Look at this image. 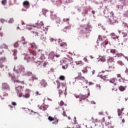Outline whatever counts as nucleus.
Masks as SVG:
<instances>
[{
  "label": "nucleus",
  "instance_id": "obj_24",
  "mask_svg": "<svg viewBox=\"0 0 128 128\" xmlns=\"http://www.w3.org/2000/svg\"><path fill=\"white\" fill-rule=\"evenodd\" d=\"M84 28L88 32H92V27H90V26H87L85 27Z\"/></svg>",
  "mask_w": 128,
  "mask_h": 128
},
{
  "label": "nucleus",
  "instance_id": "obj_62",
  "mask_svg": "<svg viewBox=\"0 0 128 128\" xmlns=\"http://www.w3.org/2000/svg\"><path fill=\"white\" fill-rule=\"evenodd\" d=\"M124 16H125V18H128V13H124Z\"/></svg>",
  "mask_w": 128,
  "mask_h": 128
},
{
  "label": "nucleus",
  "instance_id": "obj_18",
  "mask_svg": "<svg viewBox=\"0 0 128 128\" xmlns=\"http://www.w3.org/2000/svg\"><path fill=\"white\" fill-rule=\"evenodd\" d=\"M40 84L44 88H46L48 84L46 82V80H41Z\"/></svg>",
  "mask_w": 128,
  "mask_h": 128
},
{
  "label": "nucleus",
  "instance_id": "obj_43",
  "mask_svg": "<svg viewBox=\"0 0 128 128\" xmlns=\"http://www.w3.org/2000/svg\"><path fill=\"white\" fill-rule=\"evenodd\" d=\"M59 78L60 80H64V78H66L64 76H60Z\"/></svg>",
  "mask_w": 128,
  "mask_h": 128
},
{
  "label": "nucleus",
  "instance_id": "obj_9",
  "mask_svg": "<svg viewBox=\"0 0 128 128\" xmlns=\"http://www.w3.org/2000/svg\"><path fill=\"white\" fill-rule=\"evenodd\" d=\"M124 108H122L121 109H118V116L120 118H122V112H124Z\"/></svg>",
  "mask_w": 128,
  "mask_h": 128
},
{
  "label": "nucleus",
  "instance_id": "obj_4",
  "mask_svg": "<svg viewBox=\"0 0 128 128\" xmlns=\"http://www.w3.org/2000/svg\"><path fill=\"white\" fill-rule=\"evenodd\" d=\"M24 86H22L16 87L17 96H18L19 98H22V96H23V98H28L30 96V92L28 89H26L25 90V94L22 95V92L24 91Z\"/></svg>",
  "mask_w": 128,
  "mask_h": 128
},
{
  "label": "nucleus",
  "instance_id": "obj_8",
  "mask_svg": "<svg viewBox=\"0 0 128 128\" xmlns=\"http://www.w3.org/2000/svg\"><path fill=\"white\" fill-rule=\"evenodd\" d=\"M24 59L26 60H28V62H34L36 58L30 57V56L28 55L24 58Z\"/></svg>",
  "mask_w": 128,
  "mask_h": 128
},
{
  "label": "nucleus",
  "instance_id": "obj_64",
  "mask_svg": "<svg viewBox=\"0 0 128 128\" xmlns=\"http://www.w3.org/2000/svg\"><path fill=\"white\" fill-rule=\"evenodd\" d=\"M0 22H2V24H4V22H5V20H4V19H0Z\"/></svg>",
  "mask_w": 128,
  "mask_h": 128
},
{
  "label": "nucleus",
  "instance_id": "obj_48",
  "mask_svg": "<svg viewBox=\"0 0 128 128\" xmlns=\"http://www.w3.org/2000/svg\"><path fill=\"white\" fill-rule=\"evenodd\" d=\"M14 22V18H10V20H8L9 24H12Z\"/></svg>",
  "mask_w": 128,
  "mask_h": 128
},
{
  "label": "nucleus",
  "instance_id": "obj_49",
  "mask_svg": "<svg viewBox=\"0 0 128 128\" xmlns=\"http://www.w3.org/2000/svg\"><path fill=\"white\" fill-rule=\"evenodd\" d=\"M20 42L21 44H24V45H26V44H28V42H26V40L24 41H22Z\"/></svg>",
  "mask_w": 128,
  "mask_h": 128
},
{
  "label": "nucleus",
  "instance_id": "obj_34",
  "mask_svg": "<svg viewBox=\"0 0 128 128\" xmlns=\"http://www.w3.org/2000/svg\"><path fill=\"white\" fill-rule=\"evenodd\" d=\"M6 60V58L4 57H2L0 58V62L2 64H4V61Z\"/></svg>",
  "mask_w": 128,
  "mask_h": 128
},
{
  "label": "nucleus",
  "instance_id": "obj_57",
  "mask_svg": "<svg viewBox=\"0 0 128 128\" xmlns=\"http://www.w3.org/2000/svg\"><path fill=\"white\" fill-rule=\"evenodd\" d=\"M12 106H16V102H12Z\"/></svg>",
  "mask_w": 128,
  "mask_h": 128
},
{
  "label": "nucleus",
  "instance_id": "obj_58",
  "mask_svg": "<svg viewBox=\"0 0 128 128\" xmlns=\"http://www.w3.org/2000/svg\"><path fill=\"white\" fill-rule=\"evenodd\" d=\"M116 76H117V77L118 78H122V75L120 74H116Z\"/></svg>",
  "mask_w": 128,
  "mask_h": 128
},
{
  "label": "nucleus",
  "instance_id": "obj_42",
  "mask_svg": "<svg viewBox=\"0 0 128 128\" xmlns=\"http://www.w3.org/2000/svg\"><path fill=\"white\" fill-rule=\"evenodd\" d=\"M2 4L3 6H6V0H2Z\"/></svg>",
  "mask_w": 128,
  "mask_h": 128
},
{
  "label": "nucleus",
  "instance_id": "obj_40",
  "mask_svg": "<svg viewBox=\"0 0 128 128\" xmlns=\"http://www.w3.org/2000/svg\"><path fill=\"white\" fill-rule=\"evenodd\" d=\"M82 72L84 74H86V72H88V68H84L82 70Z\"/></svg>",
  "mask_w": 128,
  "mask_h": 128
},
{
  "label": "nucleus",
  "instance_id": "obj_14",
  "mask_svg": "<svg viewBox=\"0 0 128 128\" xmlns=\"http://www.w3.org/2000/svg\"><path fill=\"white\" fill-rule=\"evenodd\" d=\"M116 20L114 18V17H111V18L108 19V22H110V24H116Z\"/></svg>",
  "mask_w": 128,
  "mask_h": 128
},
{
  "label": "nucleus",
  "instance_id": "obj_60",
  "mask_svg": "<svg viewBox=\"0 0 128 128\" xmlns=\"http://www.w3.org/2000/svg\"><path fill=\"white\" fill-rule=\"evenodd\" d=\"M123 24H124V26H125V28H128V24L126 23V22H123Z\"/></svg>",
  "mask_w": 128,
  "mask_h": 128
},
{
  "label": "nucleus",
  "instance_id": "obj_28",
  "mask_svg": "<svg viewBox=\"0 0 128 128\" xmlns=\"http://www.w3.org/2000/svg\"><path fill=\"white\" fill-rule=\"evenodd\" d=\"M80 102H82V100H85L86 98V96L84 95H80L79 96Z\"/></svg>",
  "mask_w": 128,
  "mask_h": 128
},
{
  "label": "nucleus",
  "instance_id": "obj_41",
  "mask_svg": "<svg viewBox=\"0 0 128 128\" xmlns=\"http://www.w3.org/2000/svg\"><path fill=\"white\" fill-rule=\"evenodd\" d=\"M68 62H69L68 64H72V58H68Z\"/></svg>",
  "mask_w": 128,
  "mask_h": 128
},
{
  "label": "nucleus",
  "instance_id": "obj_5",
  "mask_svg": "<svg viewBox=\"0 0 128 128\" xmlns=\"http://www.w3.org/2000/svg\"><path fill=\"white\" fill-rule=\"evenodd\" d=\"M114 70V66H109L108 70H102L101 72L103 74L102 75V78H103V80H106L108 78V72H112Z\"/></svg>",
  "mask_w": 128,
  "mask_h": 128
},
{
  "label": "nucleus",
  "instance_id": "obj_37",
  "mask_svg": "<svg viewBox=\"0 0 128 128\" xmlns=\"http://www.w3.org/2000/svg\"><path fill=\"white\" fill-rule=\"evenodd\" d=\"M124 56V54L122 53H118V52H117V54H116V56H118V58H120V56Z\"/></svg>",
  "mask_w": 128,
  "mask_h": 128
},
{
  "label": "nucleus",
  "instance_id": "obj_23",
  "mask_svg": "<svg viewBox=\"0 0 128 128\" xmlns=\"http://www.w3.org/2000/svg\"><path fill=\"white\" fill-rule=\"evenodd\" d=\"M71 28H72V26L68 25V26H66L64 29H62V30L63 32H66V30H70Z\"/></svg>",
  "mask_w": 128,
  "mask_h": 128
},
{
  "label": "nucleus",
  "instance_id": "obj_44",
  "mask_svg": "<svg viewBox=\"0 0 128 128\" xmlns=\"http://www.w3.org/2000/svg\"><path fill=\"white\" fill-rule=\"evenodd\" d=\"M117 64H120V66H124V62H122V61L121 60H119L117 62Z\"/></svg>",
  "mask_w": 128,
  "mask_h": 128
},
{
  "label": "nucleus",
  "instance_id": "obj_26",
  "mask_svg": "<svg viewBox=\"0 0 128 128\" xmlns=\"http://www.w3.org/2000/svg\"><path fill=\"white\" fill-rule=\"evenodd\" d=\"M110 52H111V54H116H116H118V50L114 49H111L110 50Z\"/></svg>",
  "mask_w": 128,
  "mask_h": 128
},
{
  "label": "nucleus",
  "instance_id": "obj_52",
  "mask_svg": "<svg viewBox=\"0 0 128 128\" xmlns=\"http://www.w3.org/2000/svg\"><path fill=\"white\" fill-rule=\"evenodd\" d=\"M120 120H122V122H125V120H124V116H122V118H120Z\"/></svg>",
  "mask_w": 128,
  "mask_h": 128
},
{
  "label": "nucleus",
  "instance_id": "obj_19",
  "mask_svg": "<svg viewBox=\"0 0 128 128\" xmlns=\"http://www.w3.org/2000/svg\"><path fill=\"white\" fill-rule=\"evenodd\" d=\"M106 36H102L100 35L98 36V40H106Z\"/></svg>",
  "mask_w": 128,
  "mask_h": 128
},
{
  "label": "nucleus",
  "instance_id": "obj_6",
  "mask_svg": "<svg viewBox=\"0 0 128 128\" xmlns=\"http://www.w3.org/2000/svg\"><path fill=\"white\" fill-rule=\"evenodd\" d=\"M24 68L22 65H18L14 68V70H15L17 74H22V72H24Z\"/></svg>",
  "mask_w": 128,
  "mask_h": 128
},
{
  "label": "nucleus",
  "instance_id": "obj_38",
  "mask_svg": "<svg viewBox=\"0 0 128 128\" xmlns=\"http://www.w3.org/2000/svg\"><path fill=\"white\" fill-rule=\"evenodd\" d=\"M32 80H38V78L36 76H33L32 77Z\"/></svg>",
  "mask_w": 128,
  "mask_h": 128
},
{
  "label": "nucleus",
  "instance_id": "obj_10",
  "mask_svg": "<svg viewBox=\"0 0 128 128\" xmlns=\"http://www.w3.org/2000/svg\"><path fill=\"white\" fill-rule=\"evenodd\" d=\"M76 80H86V78L82 76V73L78 72V76L76 78Z\"/></svg>",
  "mask_w": 128,
  "mask_h": 128
},
{
  "label": "nucleus",
  "instance_id": "obj_35",
  "mask_svg": "<svg viewBox=\"0 0 128 128\" xmlns=\"http://www.w3.org/2000/svg\"><path fill=\"white\" fill-rule=\"evenodd\" d=\"M48 105H44L42 107V110H48Z\"/></svg>",
  "mask_w": 128,
  "mask_h": 128
},
{
  "label": "nucleus",
  "instance_id": "obj_20",
  "mask_svg": "<svg viewBox=\"0 0 128 128\" xmlns=\"http://www.w3.org/2000/svg\"><path fill=\"white\" fill-rule=\"evenodd\" d=\"M116 78H113L109 80L111 84H114V86H116Z\"/></svg>",
  "mask_w": 128,
  "mask_h": 128
},
{
  "label": "nucleus",
  "instance_id": "obj_56",
  "mask_svg": "<svg viewBox=\"0 0 128 128\" xmlns=\"http://www.w3.org/2000/svg\"><path fill=\"white\" fill-rule=\"evenodd\" d=\"M24 40H26V38H24V36L22 37L20 42H24Z\"/></svg>",
  "mask_w": 128,
  "mask_h": 128
},
{
  "label": "nucleus",
  "instance_id": "obj_63",
  "mask_svg": "<svg viewBox=\"0 0 128 128\" xmlns=\"http://www.w3.org/2000/svg\"><path fill=\"white\" fill-rule=\"evenodd\" d=\"M110 36H112V37L116 36V34L114 33H111Z\"/></svg>",
  "mask_w": 128,
  "mask_h": 128
},
{
  "label": "nucleus",
  "instance_id": "obj_45",
  "mask_svg": "<svg viewBox=\"0 0 128 128\" xmlns=\"http://www.w3.org/2000/svg\"><path fill=\"white\" fill-rule=\"evenodd\" d=\"M62 110H63V113H62V116H66V111H64V108H62Z\"/></svg>",
  "mask_w": 128,
  "mask_h": 128
},
{
  "label": "nucleus",
  "instance_id": "obj_3",
  "mask_svg": "<svg viewBox=\"0 0 128 128\" xmlns=\"http://www.w3.org/2000/svg\"><path fill=\"white\" fill-rule=\"evenodd\" d=\"M57 84V88L58 90L60 98L64 96L66 98L68 93H66V86L64 83H60V81H56Z\"/></svg>",
  "mask_w": 128,
  "mask_h": 128
},
{
  "label": "nucleus",
  "instance_id": "obj_22",
  "mask_svg": "<svg viewBox=\"0 0 128 128\" xmlns=\"http://www.w3.org/2000/svg\"><path fill=\"white\" fill-rule=\"evenodd\" d=\"M76 66H84V62L82 60H79L76 62Z\"/></svg>",
  "mask_w": 128,
  "mask_h": 128
},
{
  "label": "nucleus",
  "instance_id": "obj_1",
  "mask_svg": "<svg viewBox=\"0 0 128 128\" xmlns=\"http://www.w3.org/2000/svg\"><path fill=\"white\" fill-rule=\"evenodd\" d=\"M38 28L37 31L34 30L32 32L34 36H40L41 40H46V38L44 36V35L46 34V30H44V22H40L38 25Z\"/></svg>",
  "mask_w": 128,
  "mask_h": 128
},
{
  "label": "nucleus",
  "instance_id": "obj_17",
  "mask_svg": "<svg viewBox=\"0 0 128 128\" xmlns=\"http://www.w3.org/2000/svg\"><path fill=\"white\" fill-rule=\"evenodd\" d=\"M108 44V40L106 38V40H104V41L101 44V46H103V48H106V46Z\"/></svg>",
  "mask_w": 128,
  "mask_h": 128
},
{
  "label": "nucleus",
  "instance_id": "obj_55",
  "mask_svg": "<svg viewBox=\"0 0 128 128\" xmlns=\"http://www.w3.org/2000/svg\"><path fill=\"white\" fill-rule=\"evenodd\" d=\"M46 64H48V62H44L43 64L44 68H46Z\"/></svg>",
  "mask_w": 128,
  "mask_h": 128
},
{
  "label": "nucleus",
  "instance_id": "obj_50",
  "mask_svg": "<svg viewBox=\"0 0 128 128\" xmlns=\"http://www.w3.org/2000/svg\"><path fill=\"white\" fill-rule=\"evenodd\" d=\"M68 20H70V19H68V18L63 19V22H68Z\"/></svg>",
  "mask_w": 128,
  "mask_h": 128
},
{
  "label": "nucleus",
  "instance_id": "obj_32",
  "mask_svg": "<svg viewBox=\"0 0 128 128\" xmlns=\"http://www.w3.org/2000/svg\"><path fill=\"white\" fill-rule=\"evenodd\" d=\"M56 18H57L56 15V14H53V13L51 14V18L52 20H56Z\"/></svg>",
  "mask_w": 128,
  "mask_h": 128
},
{
  "label": "nucleus",
  "instance_id": "obj_30",
  "mask_svg": "<svg viewBox=\"0 0 128 128\" xmlns=\"http://www.w3.org/2000/svg\"><path fill=\"white\" fill-rule=\"evenodd\" d=\"M100 122H101V124H104V122H108V120H106V119L104 118H103L102 119H101L100 120Z\"/></svg>",
  "mask_w": 128,
  "mask_h": 128
},
{
  "label": "nucleus",
  "instance_id": "obj_53",
  "mask_svg": "<svg viewBox=\"0 0 128 128\" xmlns=\"http://www.w3.org/2000/svg\"><path fill=\"white\" fill-rule=\"evenodd\" d=\"M8 106L10 109V110H12V108H14V106H12L11 104H9Z\"/></svg>",
  "mask_w": 128,
  "mask_h": 128
},
{
  "label": "nucleus",
  "instance_id": "obj_46",
  "mask_svg": "<svg viewBox=\"0 0 128 128\" xmlns=\"http://www.w3.org/2000/svg\"><path fill=\"white\" fill-rule=\"evenodd\" d=\"M122 34H123V38H126L128 36V34L124 32H122Z\"/></svg>",
  "mask_w": 128,
  "mask_h": 128
},
{
  "label": "nucleus",
  "instance_id": "obj_61",
  "mask_svg": "<svg viewBox=\"0 0 128 128\" xmlns=\"http://www.w3.org/2000/svg\"><path fill=\"white\" fill-rule=\"evenodd\" d=\"M110 16H111V18H114V16H114V12H110Z\"/></svg>",
  "mask_w": 128,
  "mask_h": 128
},
{
  "label": "nucleus",
  "instance_id": "obj_47",
  "mask_svg": "<svg viewBox=\"0 0 128 128\" xmlns=\"http://www.w3.org/2000/svg\"><path fill=\"white\" fill-rule=\"evenodd\" d=\"M14 48H18V42H16L14 44Z\"/></svg>",
  "mask_w": 128,
  "mask_h": 128
},
{
  "label": "nucleus",
  "instance_id": "obj_16",
  "mask_svg": "<svg viewBox=\"0 0 128 128\" xmlns=\"http://www.w3.org/2000/svg\"><path fill=\"white\" fill-rule=\"evenodd\" d=\"M14 80V82H18V84H24V81L19 80L18 79H14V78H12Z\"/></svg>",
  "mask_w": 128,
  "mask_h": 128
},
{
  "label": "nucleus",
  "instance_id": "obj_59",
  "mask_svg": "<svg viewBox=\"0 0 128 128\" xmlns=\"http://www.w3.org/2000/svg\"><path fill=\"white\" fill-rule=\"evenodd\" d=\"M84 60L86 62H88V58H84Z\"/></svg>",
  "mask_w": 128,
  "mask_h": 128
},
{
  "label": "nucleus",
  "instance_id": "obj_21",
  "mask_svg": "<svg viewBox=\"0 0 128 128\" xmlns=\"http://www.w3.org/2000/svg\"><path fill=\"white\" fill-rule=\"evenodd\" d=\"M106 125L108 126V128H114V126H112V122H106Z\"/></svg>",
  "mask_w": 128,
  "mask_h": 128
},
{
  "label": "nucleus",
  "instance_id": "obj_2",
  "mask_svg": "<svg viewBox=\"0 0 128 128\" xmlns=\"http://www.w3.org/2000/svg\"><path fill=\"white\" fill-rule=\"evenodd\" d=\"M29 52L30 54L34 56H36V54H38V56H40V57L39 58V60H40L37 61L36 62L37 66H40L42 62H44V60H46V58L44 57V50L42 49L38 48L37 50H36V52L30 50Z\"/></svg>",
  "mask_w": 128,
  "mask_h": 128
},
{
  "label": "nucleus",
  "instance_id": "obj_54",
  "mask_svg": "<svg viewBox=\"0 0 128 128\" xmlns=\"http://www.w3.org/2000/svg\"><path fill=\"white\" fill-rule=\"evenodd\" d=\"M117 6H118V10H120V8H122V5L119 4V5H118Z\"/></svg>",
  "mask_w": 128,
  "mask_h": 128
},
{
  "label": "nucleus",
  "instance_id": "obj_11",
  "mask_svg": "<svg viewBox=\"0 0 128 128\" xmlns=\"http://www.w3.org/2000/svg\"><path fill=\"white\" fill-rule=\"evenodd\" d=\"M128 86H126V85H124V86H123L121 84L119 86V90H120V92H124V90H126Z\"/></svg>",
  "mask_w": 128,
  "mask_h": 128
},
{
  "label": "nucleus",
  "instance_id": "obj_13",
  "mask_svg": "<svg viewBox=\"0 0 128 128\" xmlns=\"http://www.w3.org/2000/svg\"><path fill=\"white\" fill-rule=\"evenodd\" d=\"M118 82H119V84L122 85V84H126V79L121 77L118 80Z\"/></svg>",
  "mask_w": 128,
  "mask_h": 128
},
{
  "label": "nucleus",
  "instance_id": "obj_36",
  "mask_svg": "<svg viewBox=\"0 0 128 128\" xmlns=\"http://www.w3.org/2000/svg\"><path fill=\"white\" fill-rule=\"evenodd\" d=\"M112 40H118V42H120V36H116L114 37H112Z\"/></svg>",
  "mask_w": 128,
  "mask_h": 128
},
{
  "label": "nucleus",
  "instance_id": "obj_25",
  "mask_svg": "<svg viewBox=\"0 0 128 128\" xmlns=\"http://www.w3.org/2000/svg\"><path fill=\"white\" fill-rule=\"evenodd\" d=\"M2 88H4V90H8L9 88L8 85L6 83H4L2 86Z\"/></svg>",
  "mask_w": 128,
  "mask_h": 128
},
{
  "label": "nucleus",
  "instance_id": "obj_7",
  "mask_svg": "<svg viewBox=\"0 0 128 128\" xmlns=\"http://www.w3.org/2000/svg\"><path fill=\"white\" fill-rule=\"evenodd\" d=\"M48 120L50 122L54 121L52 122L53 124H58V120L56 117L52 118L51 116H49L48 117Z\"/></svg>",
  "mask_w": 128,
  "mask_h": 128
},
{
  "label": "nucleus",
  "instance_id": "obj_39",
  "mask_svg": "<svg viewBox=\"0 0 128 128\" xmlns=\"http://www.w3.org/2000/svg\"><path fill=\"white\" fill-rule=\"evenodd\" d=\"M0 48H8V46H6L4 44H3L0 46Z\"/></svg>",
  "mask_w": 128,
  "mask_h": 128
},
{
  "label": "nucleus",
  "instance_id": "obj_31",
  "mask_svg": "<svg viewBox=\"0 0 128 128\" xmlns=\"http://www.w3.org/2000/svg\"><path fill=\"white\" fill-rule=\"evenodd\" d=\"M111 90L112 92H116V90H118V88H116V86H112V87L111 88Z\"/></svg>",
  "mask_w": 128,
  "mask_h": 128
},
{
  "label": "nucleus",
  "instance_id": "obj_27",
  "mask_svg": "<svg viewBox=\"0 0 128 128\" xmlns=\"http://www.w3.org/2000/svg\"><path fill=\"white\" fill-rule=\"evenodd\" d=\"M108 64H110V62H113V66H114V59L112 58H109L108 59Z\"/></svg>",
  "mask_w": 128,
  "mask_h": 128
},
{
  "label": "nucleus",
  "instance_id": "obj_33",
  "mask_svg": "<svg viewBox=\"0 0 128 128\" xmlns=\"http://www.w3.org/2000/svg\"><path fill=\"white\" fill-rule=\"evenodd\" d=\"M59 106H66V104H64V102L62 100H61L59 103Z\"/></svg>",
  "mask_w": 128,
  "mask_h": 128
},
{
  "label": "nucleus",
  "instance_id": "obj_15",
  "mask_svg": "<svg viewBox=\"0 0 128 128\" xmlns=\"http://www.w3.org/2000/svg\"><path fill=\"white\" fill-rule=\"evenodd\" d=\"M30 46L31 48H34V50H36L38 48V46L34 42H32V43L30 44Z\"/></svg>",
  "mask_w": 128,
  "mask_h": 128
},
{
  "label": "nucleus",
  "instance_id": "obj_51",
  "mask_svg": "<svg viewBox=\"0 0 128 128\" xmlns=\"http://www.w3.org/2000/svg\"><path fill=\"white\" fill-rule=\"evenodd\" d=\"M62 68H64V70H66V68H68V64H66V65H63L62 66Z\"/></svg>",
  "mask_w": 128,
  "mask_h": 128
},
{
  "label": "nucleus",
  "instance_id": "obj_12",
  "mask_svg": "<svg viewBox=\"0 0 128 128\" xmlns=\"http://www.w3.org/2000/svg\"><path fill=\"white\" fill-rule=\"evenodd\" d=\"M23 6L26 8H30V2L28 0H26L23 2Z\"/></svg>",
  "mask_w": 128,
  "mask_h": 128
},
{
  "label": "nucleus",
  "instance_id": "obj_29",
  "mask_svg": "<svg viewBox=\"0 0 128 128\" xmlns=\"http://www.w3.org/2000/svg\"><path fill=\"white\" fill-rule=\"evenodd\" d=\"M67 46L68 45L66 44V43L65 42H62L60 44V46H61V48H66Z\"/></svg>",
  "mask_w": 128,
  "mask_h": 128
}]
</instances>
